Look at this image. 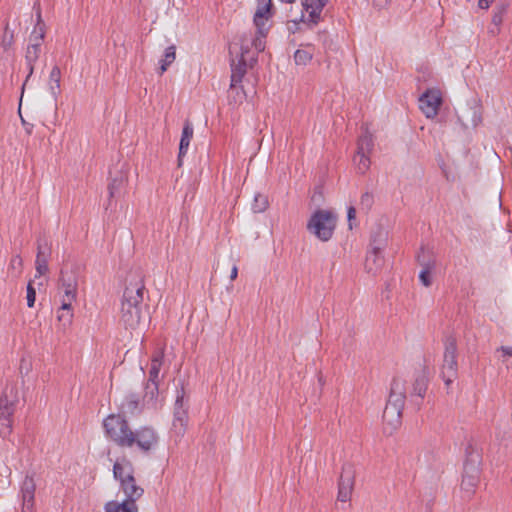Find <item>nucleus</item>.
Here are the masks:
<instances>
[{"label": "nucleus", "instance_id": "obj_47", "mask_svg": "<svg viewBox=\"0 0 512 512\" xmlns=\"http://www.w3.org/2000/svg\"><path fill=\"white\" fill-rule=\"evenodd\" d=\"M238 275V268L236 265H234L231 269L230 279L233 281L237 278Z\"/></svg>", "mask_w": 512, "mask_h": 512}, {"label": "nucleus", "instance_id": "obj_41", "mask_svg": "<svg viewBox=\"0 0 512 512\" xmlns=\"http://www.w3.org/2000/svg\"><path fill=\"white\" fill-rule=\"evenodd\" d=\"M27 305L28 307H33L34 306V303H35V299H36V291L32 285L31 282L28 283L27 285Z\"/></svg>", "mask_w": 512, "mask_h": 512}, {"label": "nucleus", "instance_id": "obj_7", "mask_svg": "<svg viewBox=\"0 0 512 512\" xmlns=\"http://www.w3.org/2000/svg\"><path fill=\"white\" fill-rule=\"evenodd\" d=\"M457 373V341L455 337L448 336L444 342L443 363L441 367V375L446 386H449L456 379Z\"/></svg>", "mask_w": 512, "mask_h": 512}, {"label": "nucleus", "instance_id": "obj_19", "mask_svg": "<svg viewBox=\"0 0 512 512\" xmlns=\"http://www.w3.org/2000/svg\"><path fill=\"white\" fill-rule=\"evenodd\" d=\"M105 512H138V506L135 501L124 499L119 502L116 500L109 501L104 506Z\"/></svg>", "mask_w": 512, "mask_h": 512}, {"label": "nucleus", "instance_id": "obj_2", "mask_svg": "<svg viewBox=\"0 0 512 512\" xmlns=\"http://www.w3.org/2000/svg\"><path fill=\"white\" fill-rule=\"evenodd\" d=\"M145 284L140 273L130 274L126 280L120 310V320L126 329L140 328L147 319L144 312Z\"/></svg>", "mask_w": 512, "mask_h": 512}, {"label": "nucleus", "instance_id": "obj_20", "mask_svg": "<svg viewBox=\"0 0 512 512\" xmlns=\"http://www.w3.org/2000/svg\"><path fill=\"white\" fill-rule=\"evenodd\" d=\"M193 137V127L189 121H186L182 130V136L179 144V155H178V165H182V158L186 154L190 140Z\"/></svg>", "mask_w": 512, "mask_h": 512}, {"label": "nucleus", "instance_id": "obj_39", "mask_svg": "<svg viewBox=\"0 0 512 512\" xmlns=\"http://www.w3.org/2000/svg\"><path fill=\"white\" fill-rule=\"evenodd\" d=\"M506 10H507V5H505V4H501L496 7V11L494 12L493 17H492V24L494 26L500 27V25L503 21V15L505 14Z\"/></svg>", "mask_w": 512, "mask_h": 512}, {"label": "nucleus", "instance_id": "obj_45", "mask_svg": "<svg viewBox=\"0 0 512 512\" xmlns=\"http://www.w3.org/2000/svg\"><path fill=\"white\" fill-rule=\"evenodd\" d=\"M495 0H479L478 6L481 9H488Z\"/></svg>", "mask_w": 512, "mask_h": 512}, {"label": "nucleus", "instance_id": "obj_50", "mask_svg": "<svg viewBox=\"0 0 512 512\" xmlns=\"http://www.w3.org/2000/svg\"><path fill=\"white\" fill-rule=\"evenodd\" d=\"M488 32L491 35L495 36V35H497L500 32V27L499 26H494V27L490 28Z\"/></svg>", "mask_w": 512, "mask_h": 512}, {"label": "nucleus", "instance_id": "obj_6", "mask_svg": "<svg viewBox=\"0 0 512 512\" xmlns=\"http://www.w3.org/2000/svg\"><path fill=\"white\" fill-rule=\"evenodd\" d=\"M19 401L18 390L7 385L0 397V435L5 438L12 431V416Z\"/></svg>", "mask_w": 512, "mask_h": 512}, {"label": "nucleus", "instance_id": "obj_42", "mask_svg": "<svg viewBox=\"0 0 512 512\" xmlns=\"http://www.w3.org/2000/svg\"><path fill=\"white\" fill-rule=\"evenodd\" d=\"M360 204L366 210H368L373 204V195L369 192H365L361 196Z\"/></svg>", "mask_w": 512, "mask_h": 512}, {"label": "nucleus", "instance_id": "obj_27", "mask_svg": "<svg viewBox=\"0 0 512 512\" xmlns=\"http://www.w3.org/2000/svg\"><path fill=\"white\" fill-rule=\"evenodd\" d=\"M44 37H45V25L35 27L30 35L28 46L35 47L37 49H41V45L44 40Z\"/></svg>", "mask_w": 512, "mask_h": 512}, {"label": "nucleus", "instance_id": "obj_40", "mask_svg": "<svg viewBox=\"0 0 512 512\" xmlns=\"http://www.w3.org/2000/svg\"><path fill=\"white\" fill-rule=\"evenodd\" d=\"M433 269H425V268H422L420 274H419V279L420 281L422 282V284L425 286V287H429L432 283V280H431V272H432Z\"/></svg>", "mask_w": 512, "mask_h": 512}, {"label": "nucleus", "instance_id": "obj_35", "mask_svg": "<svg viewBox=\"0 0 512 512\" xmlns=\"http://www.w3.org/2000/svg\"><path fill=\"white\" fill-rule=\"evenodd\" d=\"M268 206V199L262 194H256L252 204V209L256 213L263 212Z\"/></svg>", "mask_w": 512, "mask_h": 512}, {"label": "nucleus", "instance_id": "obj_13", "mask_svg": "<svg viewBox=\"0 0 512 512\" xmlns=\"http://www.w3.org/2000/svg\"><path fill=\"white\" fill-rule=\"evenodd\" d=\"M355 483V469L350 463L344 464L338 484V501L347 502L350 500Z\"/></svg>", "mask_w": 512, "mask_h": 512}, {"label": "nucleus", "instance_id": "obj_38", "mask_svg": "<svg viewBox=\"0 0 512 512\" xmlns=\"http://www.w3.org/2000/svg\"><path fill=\"white\" fill-rule=\"evenodd\" d=\"M159 381H149L145 387V398L153 400L158 395Z\"/></svg>", "mask_w": 512, "mask_h": 512}, {"label": "nucleus", "instance_id": "obj_8", "mask_svg": "<svg viewBox=\"0 0 512 512\" xmlns=\"http://www.w3.org/2000/svg\"><path fill=\"white\" fill-rule=\"evenodd\" d=\"M188 405L184 401V390H178L174 404L173 422L171 428V434L177 439H181L187 429L188 425Z\"/></svg>", "mask_w": 512, "mask_h": 512}, {"label": "nucleus", "instance_id": "obj_12", "mask_svg": "<svg viewBox=\"0 0 512 512\" xmlns=\"http://www.w3.org/2000/svg\"><path fill=\"white\" fill-rule=\"evenodd\" d=\"M244 39L241 43V53L240 57L236 63L235 59H232L231 61V85L230 90L236 91V95L239 97L240 92L237 90L236 85L241 82L243 76L246 73V67H247V58L246 55L249 53V45L244 43Z\"/></svg>", "mask_w": 512, "mask_h": 512}, {"label": "nucleus", "instance_id": "obj_3", "mask_svg": "<svg viewBox=\"0 0 512 512\" xmlns=\"http://www.w3.org/2000/svg\"><path fill=\"white\" fill-rule=\"evenodd\" d=\"M113 475L119 481L120 490L124 493L125 499L136 502L142 497L144 489L137 485L134 468L129 461H116L113 465Z\"/></svg>", "mask_w": 512, "mask_h": 512}, {"label": "nucleus", "instance_id": "obj_36", "mask_svg": "<svg viewBox=\"0 0 512 512\" xmlns=\"http://www.w3.org/2000/svg\"><path fill=\"white\" fill-rule=\"evenodd\" d=\"M427 389V380L424 376H419L415 379L413 384V393L418 395L419 397H423L425 395Z\"/></svg>", "mask_w": 512, "mask_h": 512}, {"label": "nucleus", "instance_id": "obj_52", "mask_svg": "<svg viewBox=\"0 0 512 512\" xmlns=\"http://www.w3.org/2000/svg\"><path fill=\"white\" fill-rule=\"evenodd\" d=\"M286 1H287L288 3H291V2H293V0H286Z\"/></svg>", "mask_w": 512, "mask_h": 512}, {"label": "nucleus", "instance_id": "obj_1", "mask_svg": "<svg viewBox=\"0 0 512 512\" xmlns=\"http://www.w3.org/2000/svg\"><path fill=\"white\" fill-rule=\"evenodd\" d=\"M103 425L107 436L120 447L131 448L136 445L146 453L158 442V436L153 428L145 426L133 431L120 414L109 415Z\"/></svg>", "mask_w": 512, "mask_h": 512}, {"label": "nucleus", "instance_id": "obj_51", "mask_svg": "<svg viewBox=\"0 0 512 512\" xmlns=\"http://www.w3.org/2000/svg\"><path fill=\"white\" fill-rule=\"evenodd\" d=\"M463 125H464L465 127H468V126H469V124H468V123H465V122H463Z\"/></svg>", "mask_w": 512, "mask_h": 512}, {"label": "nucleus", "instance_id": "obj_33", "mask_svg": "<svg viewBox=\"0 0 512 512\" xmlns=\"http://www.w3.org/2000/svg\"><path fill=\"white\" fill-rule=\"evenodd\" d=\"M312 52L298 49L294 53V60L297 65H307L312 59Z\"/></svg>", "mask_w": 512, "mask_h": 512}, {"label": "nucleus", "instance_id": "obj_11", "mask_svg": "<svg viewBox=\"0 0 512 512\" xmlns=\"http://www.w3.org/2000/svg\"><path fill=\"white\" fill-rule=\"evenodd\" d=\"M37 254L35 260L36 277L45 275L49 271L48 261L52 255V244L47 237L41 235L37 238Z\"/></svg>", "mask_w": 512, "mask_h": 512}, {"label": "nucleus", "instance_id": "obj_16", "mask_svg": "<svg viewBox=\"0 0 512 512\" xmlns=\"http://www.w3.org/2000/svg\"><path fill=\"white\" fill-rule=\"evenodd\" d=\"M405 399L406 395L404 382L400 379H393L387 404L403 410Z\"/></svg>", "mask_w": 512, "mask_h": 512}, {"label": "nucleus", "instance_id": "obj_29", "mask_svg": "<svg viewBox=\"0 0 512 512\" xmlns=\"http://www.w3.org/2000/svg\"><path fill=\"white\" fill-rule=\"evenodd\" d=\"M372 135L366 130L365 133L358 140V153L369 154L373 149Z\"/></svg>", "mask_w": 512, "mask_h": 512}, {"label": "nucleus", "instance_id": "obj_30", "mask_svg": "<svg viewBox=\"0 0 512 512\" xmlns=\"http://www.w3.org/2000/svg\"><path fill=\"white\" fill-rule=\"evenodd\" d=\"M126 181V176L119 172L118 175H116L111 182L108 185V191H109V197L114 198L119 190L123 187L124 183Z\"/></svg>", "mask_w": 512, "mask_h": 512}, {"label": "nucleus", "instance_id": "obj_9", "mask_svg": "<svg viewBox=\"0 0 512 512\" xmlns=\"http://www.w3.org/2000/svg\"><path fill=\"white\" fill-rule=\"evenodd\" d=\"M60 289L63 291L61 297L62 308L67 309L76 300L78 289V276L74 270H61L59 278Z\"/></svg>", "mask_w": 512, "mask_h": 512}, {"label": "nucleus", "instance_id": "obj_31", "mask_svg": "<svg viewBox=\"0 0 512 512\" xmlns=\"http://www.w3.org/2000/svg\"><path fill=\"white\" fill-rule=\"evenodd\" d=\"M353 161L354 164L356 165L358 172L361 174H364L370 167V159L368 157V154L358 153L357 151Z\"/></svg>", "mask_w": 512, "mask_h": 512}, {"label": "nucleus", "instance_id": "obj_32", "mask_svg": "<svg viewBox=\"0 0 512 512\" xmlns=\"http://www.w3.org/2000/svg\"><path fill=\"white\" fill-rule=\"evenodd\" d=\"M257 28V35L255 36V38L253 39L252 41V45L254 46V48L257 50V52H262L264 49H265V41H264V38L266 37L267 33H268V26L265 24V30L263 33L260 32V29L258 27Z\"/></svg>", "mask_w": 512, "mask_h": 512}, {"label": "nucleus", "instance_id": "obj_26", "mask_svg": "<svg viewBox=\"0 0 512 512\" xmlns=\"http://www.w3.org/2000/svg\"><path fill=\"white\" fill-rule=\"evenodd\" d=\"M417 262L422 268L425 269H434L435 267V258L432 252L423 247L417 255Z\"/></svg>", "mask_w": 512, "mask_h": 512}, {"label": "nucleus", "instance_id": "obj_34", "mask_svg": "<svg viewBox=\"0 0 512 512\" xmlns=\"http://www.w3.org/2000/svg\"><path fill=\"white\" fill-rule=\"evenodd\" d=\"M73 312H72V304L69 305L67 309H63L62 305L58 311L57 319L64 326L69 325L72 322Z\"/></svg>", "mask_w": 512, "mask_h": 512}, {"label": "nucleus", "instance_id": "obj_37", "mask_svg": "<svg viewBox=\"0 0 512 512\" xmlns=\"http://www.w3.org/2000/svg\"><path fill=\"white\" fill-rule=\"evenodd\" d=\"M14 43V32L9 29L8 24L5 26L4 35L2 37L1 46L4 50H8Z\"/></svg>", "mask_w": 512, "mask_h": 512}, {"label": "nucleus", "instance_id": "obj_44", "mask_svg": "<svg viewBox=\"0 0 512 512\" xmlns=\"http://www.w3.org/2000/svg\"><path fill=\"white\" fill-rule=\"evenodd\" d=\"M374 6L378 9L386 8L389 4V0H373Z\"/></svg>", "mask_w": 512, "mask_h": 512}, {"label": "nucleus", "instance_id": "obj_28", "mask_svg": "<svg viewBox=\"0 0 512 512\" xmlns=\"http://www.w3.org/2000/svg\"><path fill=\"white\" fill-rule=\"evenodd\" d=\"M176 59V47L174 45H171L166 48L164 57L161 60V66L159 74L162 75L167 68L175 61Z\"/></svg>", "mask_w": 512, "mask_h": 512}, {"label": "nucleus", "instance_id": "obj_46", "mask_svg": "<svg viewBox=\"0 0 512 512\" xmlns=\"http://www.w3.org/2000/svg\"><path fill=\"white\" fill-rule=\"evenodd\" d=\"M472 113H473V118L471 121V125L473 127H475L481 122V117H480V115L477 114L476 110H473Z\"/></svg>", "mask_w": 512, "mask_h": 512}, {"label": "nucleus", "instance_id": "obj_49", "mask_svg": "<svg viewBox=\"0 0 512 512\" xmlns=\"http://www.w3.org/2000/svg\"><path fill=\"white\" fill-rule=\"evenodd\" d=\"M499 350H501L505 355L512 356V347L501 346Z\"/></svg>", "mask_w": 512, "mask_h": 512}, {"label": "nucleus", "instance_id": "obj_10", "mask_svg": "<svg viewBox=\"0 0 512 512\" xmlns=\"http://www.w3.org/2000/svg\"><path fill=\"white\" fill-rule=\"evenodd\" d=\"M384 246V239H373L371 249L368 251L365 260V270L367 273L377 275L382 270L385 263L382 255Z\"/></svg>", "mask_w": 512, "mask_h": 512}, {"label": "nucleus", "instance_id": "obj_25", "mask_svg": "<svg viewBox=\"0 0 512 512\" xmlns=\"http://www.w3.org/2000/svg\"><path fill=\"white\" fill-rule=\"evenodd\" d=\"M164 351L160 350L151 360L149 381H160V369L163 364Z\"/></svg>", "mask_w": 512, "mask_h": 512}, {"label": "nucleus", "instance_id": "obj_17", "mask_svg": "<svg viewBox=\"0 0 512 512\" xmlns=\"http://www.w3.org/2000/svg\"><path fill=\"white\" fill-rule=\"evenodd\" d=\"M258 6L254 15V24L263 33L265 30V22L271 16L272 0H257Z\"/></svg>", "mask_w": 512, "mask_h": 512}, {"label": "nucleus", "instance_id": "obj_15", "mask_svg": "<svg viewBox=\"0 0 512 512\" xmlns=\"http://www.w3.org/2000/svg\"><path fill=\"white\" fill-rule=\"evenodd\" d=\"M36 483L32 476L26 475L20 488L22 500L21 512H34Z\"/></svg>", "mask_w": 512, "mask_h": 512}, {"label": "nucleus", "instance_id": "obj_43", "mask_svg": "<svg viewBox=\"0 0 512 512\" xmlns=\"http://www.w3.org/2000/svg\"><path fill=\"white\" fill-rule=\"evenodd\" d=\"M347 217H348L349 227L351 229L352 228V221L356 217V209L353 206H350L348 208Z\"/></svg>", "mask_w": 512, "mask_h": 512}, {"label": "nucleus", "instance_id": "obj_4", "mask_svg": "<svg viewBox=\"0 0 512 512\" xmlns=\"http://www.w3.org/2000/svg\"><path fill=\"white\" fill-rule=\"evenodd\" d=\"M336 224L337 217L332 211L319 209L311 215L307 230L317 239L326 242L331 239Z\"/></svg>", "mask_w": 512, "mask_h": 512}, {"label": "nucleus", "instance_id": "obj_5", "mask_svg": "<svg viewBox=\"0 0 512 512\" xmlns=\"http://www.w3.org/2000/svg\"><path fill=\"white\" fill-rule=\"evenodd\" d=\"M465 456L461 487L468 494H472L480 481L481 454L469 444Z\"/></svg>", "mask_w": 512, "mask_h": 512}, {"label": "nucleus", "instance_id": "obj_48", "mask_svg": "<svg viewBox=\"0 0 512 512\" xmlns=\"http://www.w3.org/2000/svg\"><path fill=\"white\" fill-rule=\"evenodd\" d=\"M36 15H37V23H36L35 27L45 25V24L43 23V21H42V18H41V12H40V9H39V8L37 9V13H36Z\"/></svg>", "mask_w": 512, "mask_h": 512}, {"label": "nucleus", "instance_id": "obj_23", "mask_svg": "<svg viewBox=\"0 0 512 512\" xmlns=\"http://www.w3.org/2000/svg\"><path fill=\"white\" fill-rule=\"evenodd\" d=\"M402 410L386 404L383 412V420L391 426L392 429L397 428L401 423Z\"/></svg>", "mask_w": 512, "mask_h": 512}, {"label": "nucleus", "instance_id": "obj_18", "mask_svg": "<svg viewBox=\"0 0 512 512\" xmlns=\"http://www.w3.org/2000/svg\"><path fill=\"white\" fill-rule=\"evenodd\" d=\"M328 0H302L303 9L309 14L308 21L312 24H317L323 8L326 6Z\"/></svg>", "mask_w": 512, "mask_h": 512}, {"label": "nucleus", "instance_id": "obj_22", "mask_svg": "<svg viewBox=\"0 0 512 512\" xmlns=\"http://www.w3.org/2000/svg\"><path fill=\"white\" fill-rule=\"evenodd\" d=\"M40 53H41V49H37L35 47H30V46H27V48H26L25 62H26L27 68H28V75H27L25 82L22 86V92L24 91L27 81L34 73V69H35L34 65H35L36 61L38 60Z\"/></svg>", "mask_w": 512, "mask_h": 512}, {"label": "nucleus", "instance_id": "obj_21", "mask_svg": "<svg viewBox=\"0 0 512 512\" xmlns=\"http://www.w3.org/2000/svg\"><path fill=\"white\" fill-rule=\"evenodd\" d=\"M47 85L51 95L56 100L61 93V70L58 66L51 69Z\"/></svg>", "mask_w": 512, "mask_h": 512}, {"label": "nucleus", "instance_id": "obj_14", "mask_svg": "<svg viewBox=\"0 0 512 512\" xmlns=\"http://www.w3.org/2000/svg\"><path fill=\"white\" fill-rule=\"evenodd\" d=\"M441 103V93L437 89H428L419 98V107L427 118L437 115Z\"/></svg>", "mask_w": 512, "mask_h": 512}, {"label": "nucleus", "instance_id": "obj_24", "mask_svg": "<svg viewBox=\"0 0 512 512\" xmlns=\"http://www.w3.org/2000/svg\"><path fill=\"white\" fill-rule=\"evenodd\" d=\"M139 397L136 394L130 393L126 395L119 405V409L123 414H133L138 410Z\"/></svg>", "mask_w": 512, "mask_h": 512}]
</instances>
